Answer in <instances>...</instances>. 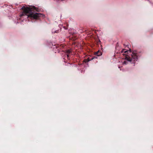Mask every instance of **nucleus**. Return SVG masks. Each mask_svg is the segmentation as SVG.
<instances>
[{"label": "nucleus", "instance_id": "obj_1", "mask_svg": "<svg viewBox=\"0 0 153 153\" xmlns=\"http://www.w3.org/2000/svg\"><path fill=\"white\" fill-rule=\"evenodd\" d=\"M21 9L23 10V12L20 14L21 17L29 14L28 15H27L28 17H30L31 19H38L39 17H43L44 16V15L41 13H34V10L37 11L38 10V9L34 6L30 7L23 6L22 7Z\"/></svg>", "mask_w": 153, "mask_h": 153}, {"label": "nucleus", "instance_id": "obj_2", "mask_svg": "<svg viewBox=\"0 0 153 153\" xmlns=\"http://www.w3.org/2000/svg\"><path fill=\"white\" fill-rule=\"evenodd\" d=\"M128 51L126 49H123L120 53V56L123 55L124 56L123 59L130 62L131 63H134L138 59L137 53L136 51H133L131 54V57L128 56Z\"/></svg>", "mask_w": 153, "mask_h": 153}, {"label": "nucleus", "instance_id": "obj_3", "mask_svg": "<svg viewBox=\"0 0 153 153\" xmlns=\"http://www.w3.org/2000/svg\"><path fill=\"white\" fill-rule=\"evenodd\" d=\"M95 58H97V57H96L95 56L93 57H92L91 58H90L89 57V58H88V59H85L84 60V62L85 63H86V62H88L90 60H93Z\"/></svg>", "mask_w": 153, "mask_h": 153}, {"label": "nucleus", "instance_id": "obj_4", "mask_svg": "<svg viewBox=\"0 0 153 153\" xmlns=\"http://www.w3.org/2000/svg\"><path fill=\"white\" fill-rule=\"evenodd\" d=\"M102 54V53L100 51H98L97 52H95V55H97V56H100Z\"/></svg>", "mask_w": 153, "mask_h": 153}, {"label": "nucleus", "instance_id": "obj_5", "mask_svg": "<svg viewBox=\"0 0 153 153\" xmlns=\"http://www.w3.org/2000/svg\"><path fill=\"white\" fill-rule=\"evenodd\" d=\"M71 53V51L69 50H66V53L67 54V58L68 59H69V54Z\"/></svg>", "mask_w": 153, "mask_h": 153}, {"label": "nucleus", "instance_id": "obj_6", "mask_svg": "<svg viewBox=\"0 0 153 153\" xmlns=\"http://www.w3.org/2000/svg\"><path fill=\"white\" fill-rule=\"evenodd\" d=\"M123 64H127V62L126 61H124L123 63Z\"/></svg>", "mask_w": 153, "mask_h": 153}, {"label": "nucleus", "instance_id": "obj_7", "mask_svg": "<svg viewBox=\"0 0 153 153\" xmlns=\"http://www.w3.org/2000/svg\"><path fill=\"white\" fill-rule=\"evenodd\" d=\"M58 31H59V30H56L55 31H54V33H58Z\"/></svg>", "mask_w": 153, "mask_h": 153}]
</instances>
